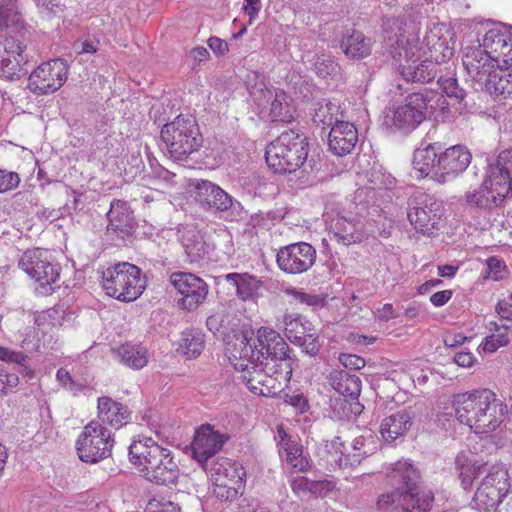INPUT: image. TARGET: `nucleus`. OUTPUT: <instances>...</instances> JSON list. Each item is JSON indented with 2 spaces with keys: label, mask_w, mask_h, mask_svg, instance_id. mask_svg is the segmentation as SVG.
Returning <instances> with one entry per match:
<instances>
[{
  "label": "nucleus",
  "mask_w": 512,
  "mask_h": 512,
  "mask_svg": "<svg viewBox=\"0 0 512 512\" xmlns=\"http://www.w3.org/2000/svg\"><path fill=\"white\" fill-rule=\"evenodd\" d=\"M452 403L456 419L478 434L494 431L506 413V406L489 389L457 394Z\"/></svg>",
  "instance_id": "f257e3e1"
},
{
  "label": "nucleus",
  "mask_w": 512,
  "mask_h": 512,
  "mask_svg": "<svg viewBox=\"0 0 512 512\" xmlns=\"http://www.w3.org/2000/svg\"><path fill=\"white\" fill-rule=\"evenodd\" d=\"M456 464L460 467L459 478L463 489L472 487L473 481L485 474L472 499L471 505L480 512L491 511L496 508L507 495L510 483L508 471L502 465L491 468L464 464V455H458Z\"/></svg>",
  "instance_id": "f03ea898"
},
{
  "label": "nucleus",
  "mask_w": 512,
  "mask_h": 512,
  "mask_svg": "<svg viewBox=\"0 0 512 512\" xmlns=\"http://www.w3.org/2000/svg\"><path fill=\"white\" fill-rule=\"evenodd\" d=\"M129 460L149 482L169 485L179 478L180 469L171 450L151 437H139L129 446Z\"/></svg>",
  "instance_id": "7ed1b4c3"
},
{
  "label": "nucleus",
  "mask_w": 512,
  "mask_h": 512,
  "mask_svg": "<svg viewBox=\"0 0 512 512\" xmlns=\"http://www.w3.org/2000/svg\"><path fill=\"white\" fill-rule=\"evenodd\" d=\"M432 49L427 48L415 36L397 40L394 58L403 78L411 82H430L436 76Z\"/></svg>",
  "instance_id": "20e7f679"
},
{
  "label": "nucleus",
  "mask_w": 512,
  "mask_h": 512,
  "mask_svg": "<svg viewBox=\"0 0 512 512\" xmlns=\"http://www.w3.org/2000/svg\"><path fill=\"white\" fill-rule=\"evenodd\" d=\"M309 144L307 137L294 130L282 132L266 148L268 166L277 173H292L307 160Z\"/></svg>",
  "instance_id": "39448f33"
},
{
  "label": "nucleus",
  "mask_w": 512,
  "mask_h": 512,
  "mask_svg": "<svg viewBox=\"0 0 512 512\" xmlns=\"http://www.w3.org/2000/svg\"><path fill=\"white\" fill-rule=\"evenodd\" d=\"M161 139L171 158L185 160L202 145V137L196 119L191 115H179L161 129Z\"/></svg>",
  "instance_id": "423d86ee"
},
{
  "label": "nucleus",
  "mask_w": 512,
  "mask_h": 512,
  "mask_svg": "<svg viewBox=\"0 0 512 512\" xmlns=\"http://www.w3.org/2000/svg\"><path fill=\"white\" fill-rule=\"evenodd\" d=\"M102 286L107 295L124 302L136 300L146 287L141 270L128 262L108 267L103 272Z\"/></svg>",
  "instance_id": "0eeeda50"
},
{
  "label": "nucleus",
  "mask_w": 512,
  "mask_h": 512,
  "mask_svg": "<svg viewBox=\"0 0 512 512\" xmlns=\"http://www.w3.org/2000/svg\"><path fill=\"white\" fill-rule=\"evenodd\" d=\"M208 475L213 485V493L221 501H233L242 494L245 471L237 461L217 458L211 463Z\"/></svg>",
  "instance_id": "6e6552de"
},
{
  "label": "nucleus",
  "mask_w": 512,
  "mask_h": 512,
  "mask_svg": "<svg viewBox=\"0 0 512 512\" xmlns=\"http://www.w3.org/2000/svg\"><path fill=\"white\" fill-rule=\"evenodd\" d=\"M112 432L99 421H90L79 434L75 447L78 457L85 463H97L112 455Z\"/></svg>",
  "instance_id": "1a4fd4ad"
},
{
  "label": "nucleus",
  "mask_w": 512,
  "mask_h": 512,
  "mask_svg": "<svg viewBox=\"0 0 512 512\" xmlns=\"http://www.w3.org/2000/svg\"><path fill=\"white\" fill-rule=\"evenodd\" d=\"M18 266L40 284L42 294H51L54 291L53 285L60 278V266L52 263L47 251L27 250L19 259Z\"/></svg>",
  "instance_id": "9d476101"
},
{
  "label": "nucleus",
  "mask_w": 512,
  "mask_h": 512,
  "mask_svg": "<svg viewBox=\"0 0 512 512\" xmlns=\"http://www.w3.org/2000/svg\"><path fill=\"white\" fill-rule=\"evenodd\" d=\"M254 103L259 108V114L271 121L290 122L294 117L291 98L282 90L269 89L260 85L250 90Z\"/></svg>",
  "instance_id": "9b49d317"
},
{
  "label": "nucleus",
  "mask_w": 512,
  "mask_h": 512,
  "mask_svg": "<svg viewBox=\"0 0 512 512\" xmlns=\"http://www.w3.org/2000/svg\"><path fill=\"white\" fill-rule=\"evenodd\" d=\"M443 215L442 203L424 192L416 193L410 200L408 219L423 234H432Z\"/></svg>",
  "instance_id": "f8f14e48"
},
{
  "label": "nucleus",
  "mask_w": 512,
  "mask_h": 512,
  "mask_svg": "<svg viewBox=\"0 0 512 512\" xmlns=\"http://www.w3.org/2000/svg\"><path fill=\"white\" fill-rule=\"evenodd\" d=\"M483 183L502 206L512 192V150L502 151L495 162L488 165Z\"/></svg>",
  "instance_id": "ddd939ff"
},
{
  "label": "nucleus",
  "mask_w": 512,
  "mask_h": 512,
  "mask_svg": "<svg viewBox=\"0 0 512 512\" xmlns=\"http://www.w3.org/2000/svg\"><path fill=\"white\" fill-rule=\"evenodd\" d=\"M68 66L63 59H54L38 66L29 76V88L38 95L59 90L67 80Z\"/></svg>",
  "instance_id": "4468645a"
},
{
  "label": "nucleus",
  "mask_w": 512,
  "mask_h": 512,
  "mask_svg": "<svg viewBox=\"0 0 512 512\" xmlns=\"http://www.w3.org/2000/svg\"><path fill=\"white\" fill-rule=\"evenodd\" d=\"M316 249L307 242H297L281 247L276 255L278 267L287 274L308 271L316 261Z\"/></svg>",
  "instance_id": "2eb2a0df"
},
{
  "label": "nucleus",
  "mask_w": 512,
  "mask_h": 512,
  "mask_svg": "<svg viewBox=\"0 0 512 512\" xmlns=\"http://www.w3.org/2000/svg\"><path fill=\"white\" fill-rule=\"evenodd\" d=\"M170 283L182 296L178 301L182 309L193 311L207 298L208 285L192 273L175 272L170 276Z\"/></svg>",
  "instance_id": "dca6fc26"
},
{
  "label": "nucleus",
  "mask_w": 512,
  "mask_h": 512,
  "mask_svg": "<svg viewBox=\"0 0 512 512\" xmlns=\"http://www.w3.org/2000/svg\"><path fill=\"white\" fill-rule=\"evenodd\" d=\"M26 44L22 36L8 34L0 42V67L7 77H20L26 73L24 66L28 62L25 54Z\"/></svg>",
  "instance_id": "f3484780"
},
{
  "label": "nucleus",
  "mask_w": 512,
  "mask_h": 512,
  "mask_svg": "<svg viewBox=\"0 0 512 512\" xmlns=\"http://www.w3.org/2000/svg\"><path fill=\"white\" fill-rule=\"evenodd\" d=\"M480 45L496 65H512V27L494 25L485 32Z\"/></svg>",
  "instance_id": "a211bd4d"
},
{
  "label": "nucleus",
  "mask_w": 512,
  "mask_h": 512,
  "mask_svg": "<svg viewBox=\"0 0 512 512\" xmlns=\"http://www.w3.org/2000/svg\"><path fill=\"white\" fill-rule=\"evenodd\" d=\"M428 95L420 92L409 94L405 103L395 108L393 112V124L398 129H414L425 118Z\"/></svg>",
  "instance_id": "6ab92c4d"
},
{
  "label": "nucleus",
  "mask_w": 512,
  "mask_h": 512,
  "mask_svg": "<svg viewBox=\"0 0 512 512\" xmlns=\"http://www.w3.org/2000/svg\"><path fill=\"white\" fill-rule=\"evenodd\" d=\"M471 153L462 145H454L440 153L437 182L447 183L463 173L471 162Z\"/></svg>",
  "instance_id": "aec40b11"
},
{
  "label": "nucleus",
  "mask_w": 512,
  "mask_h": 512,
  "mask_svg": "<svg viewBox=\"0 0 512 512\" xmlns=\"http://www.w3.org/2000/svg\"><path fill=\"white\" fill-rule=\"evenodd\" d=\"M329 228L335 240L344 246L361 242L364 238L361 219L351 213L338 212L331 218Z\"/></svg>",
  "instance_id": "412c9836"
},
{
  "label": "nucleus",
  "mask_w": 512,
  "mask_h": 512,
  "mask_svg": "<svg viewBox=\"0 0 512 512\" xmlns=\"http://www.w3.org/2000/svg\"><path fill=\"white\" fill-rule=\"evenodd\" d=\"M462 63L467 74L477 82H483V79L496 66V61L485 52L477 40V44H468L462 50Z\"/></svg>",
  "instance_id": "4be33fe9"
},
{
  "label": "nucleus",
  "mask_w": 512,
  "mask_h": 512,
  "mask_svg": "<svg viewBox=\"0 0 512 512\" xmlns=\"http://www.w3.org/2000/svg\"><path fill=\"white\" fill-rule=\"evenodd\" d=\"M226 441L224 434L210 425H202L195 433L192 442L193 457L204 467L209 458L223 447Z\"/></svg>",
  "instance_id": "5701e85b"
},
{
  "label": "nucleus",
  "mask_w": 512,
  "mask_h": 512,
  "mask_svg": "<svg viewBox=\"0 0 512 512\" xmlns=\"http://www.w3.org/2000/svg\"><path fill=\"white\" fill-rule=\"evenodd\" d=\"M258 350H261V360L269 362H288L292 363L289 356V346L281 335L270 327H260L257 330Z\"/></svg>",
  "instance_id": "b1692460"
},
{
  "label": "nucleus",
  "mask_w": 512,
  "mask_h": 512,
  "mask_svg": "<svg viewBox=\"0 0 512 512\" xmlns=\"http://www.w3.org/2000/svg\"><path fill=\"white\" fill-rule=\"evenodd\" d=\"M195 199L203 208L217 211H227L234 204L232 197L227 192L208 180L197 182Z\"/></svg>",
  "instance_id": "393cba45"
},
{
  "label": "nucleus",
  "mask_w": 512,
  "mask_h": 512,
  "mask_svg": "<svg viewBox=\"0 0 512 512\" xmlns=\"http://www.w3.org/2000/svg\"><path fill=\"white\" fill-rule=\"evenodd\" d=\"M358 141V131L354 124L346 121L335 123L328 135L329 150L337 155L344 156L352 152Z\"/></svg>",
  "instance_id": "a878e982"
},
{
  "label": "nucleus",
  "mask_w": 512,
  "mask_h": 512,
  "mask_svg": "<svg viewBox=\"0 0 512 512\" xmlns=\"http://www.w3.org/2000/svg\"><path fill=\"white\" fill-rule=\"evenodd\" d=\"M228 358L234 368L244 374L253 364L261 361V350L255 349L246 336L236 339V342L227 348Z\"/></svg>",
  "instance_id": "bb28decb"
},
{
  "label": "nucleus",
  "mask_w": 512,
  "mask_h": 512,
  "mask_svg": "<svg viewBox=\"0 0 512 512\" xmlns=\"http://www.w3.org/2000/svg\"><path fill=\"white\" fill-rule=\"evenodd\" d=\"M263 367L268 369L269 378L264 384V388L260 389V396L274 397L280 393L290 381L292 374V363L275 362L272 359L269 362L262 361Z\"/></svg>",
  "instance_id": "cd10ccee"
},
{
  "label": "nucleus",
  "mask_w": 512,
  "mask_h": 512,
  "mask_svg": "<svg viewBox=\"0 0 512 512\" xmlns=\"http://www.w3.org/2000/svg\"><path fill=\"white\" fill-rule=\"evenodd\" d=\"M97 409V421L102 423L103 426L108 424L115 429H119L131 419V412L127 406L107 396L98 398Z\"/></svg>",
  "instance_id": "c85d7f7f"
},
{
  "label": "nucleus",
  "mask_w": 512,
  "mask_h": 512,
  "mask_svg": "<svg viewBox=\"0 0 512 512\" xmlns=\"http://www.w3.org/2000/svg\"><path fill=\"white\" fill-rule=\"evenodd\" d=\"M107 217L109 219V224L107 226L108 233H114L118 237L124 238L134 229L132 211L124 201H112Z\"/></svg>",
  "instance_id": "c756f323"
},
{
  "label": "nucleus",
  "mask_w": 512,
  "mask_h": 512,
  "mask_svg": "<svg viewBox=\"0 0 512 512\" xmlns=\"http://www.w3.org/2000/svg\"><path fill=\"white\" fill-rule=\"evenodd\" d=\"M439 149L440 147L434 143L415 150L413 167L419 173V177L430 176L437 182Z\"/></svg>",
  "instance_id": "7c9ffc66"
},
{
  "label": "nucleus",
  "mask_w": 512,
  "mask_h": 512,
  "mask_svg": "<svg viewBox=\"0 0 512 512\" xmlns=\"http://www.w3.org/2000/svg\"><path fill=\"white\" fill-rule=\"evenodd\" d=\"M411 425V413L406 410H400L382 420L380 434L386 442H392L403 436Z\"/></svg>",
  "instance_id": "2f4dec72"
},
{
  "label": "nucleus",
  "mask_w": 512,
  "mask_h": 512,
  "mask_svg": "<svg viewBox=\"0 0 512 512\" xmlns=\"http://www.w3.org/2000/svg\"><path fill=\"white\" fill-rule=\"evenodd\" d=\"M278 434L280 437V455L293 469L297 471H305L309 467V461L307 457L303 455V447L297 442L291 440L283 429H278Z\"/></svg>",
  "instance_id": "473e14b6"
},
{
  "label": "nucleus",
  "mask_w": 512,
  "mask_h": 512,
  "mask_svg": "<svg viewBox=\"0 0 512 512\" xmlns=\"http://www.w3.org/2000/svg\"><path fill=\"white\" fill-rule=\"evenodd\" d=\"M490 94L503 95L512 92V65H496L480 82Z\"/></svg>",
  "instance_id": "72a5a7b5"
},
{
  "label": "nucleus",
  "mask_w": 512,
  "mask_h": 512,
  "mask_svg": "<svg viewBox=\"0 0 512 512\" xmlns=\"http://www.w3.org/2000/svg\"><path fill=\"white\" fill-rule=\"evenodd\" d=\"M225 280L236 289V295L243 301H254L262 286L260 280L247 273H229L224 276Z\"/></svg>",
  "instance_id": "f704fd0d"
},
{
  "label": "nucleus",
  "mask_w": 512,
  "mask_h": 512,
  "mask_svg": "<svg viewBox=\"0 0 512 512\" xmlns=\"http://www.w3.org/2000/svg\"><path fill=\"white\" fill-rule=\"evenodd\" d=\"M372 40L362 32L353 30L341 40V49L350 59H363L371 54Z\"/></svg>",
  "instance_id": "c9c22d12"
},
{
  "label": "nucleus",
  "mask_w": 512,
  "mask_h": 512,
  "mask_svg": "<svg viewBox=\"0 0 512 512\" xmlns=\"http://www.w3.org/2000/svg\"><path fill=\"white\" fill-rule=\"evenodd\" d=\"M278 329H282L286 337L294 344L299 342L306 333H310L312 324L296 313H286L276 323Z\"/></svg>",
  "instance_id": "e433bc0d"
},
{
  "label": "nucleus",
  "mask_w": 512,
  "mask_h": 512,
  "mask_svg": "<svg viewBox=\"0 0 512 512\" xmlns=\"http://www.w3.org/2000/svg\"><path fill=\"white\" fill-rule=\"evenodd\" d=\"M120 362L125 366L139 370L149 362V352L146 347L139 344L126 343L115 350Z\"/></svg>",
  "instance_id": "4c0bfd02"
},
{
  "label": "nucleus",
  "mask_w": 512,
  "mask_h": 512,
  "mask_svg": "<svg viewBox=\"0 0 512 512\" xmlns=\"http://www.w3.org/2000/svg\"><path fill=\"white\" fill-rule=\"evenodd\" d=\"M410 502H414L413 494H405L397 489L380 495L376 509L378 512H411Z\"/></svg>",
  "instance_id": "58836bf2"
},
{
  "label": "nucleus",
  "mask_w": 512,
  "mask_h": 512,
  "mask_svg": "<svg viewBox=\"0 0 512 512\" xmlns=\"http://www.w3.org/2000/svg\"><path fill=\"white\" fill-rule=\"evenodd\" d=\"M332 386L341 395L356 399L361 392V380L355 374L337 371L332 376Z\"/></svg>",
  "instance_id": "ea45409f"
},
{
  "label": "nucleus",
  "mask_w": 512,
  "mask_h": 512,
  "mask_svg": "<svg viewBox=\"0 0 512 512\" xmlns=\"http://www.w3.org/2000/svg\"><path fill=\"white\" fill-rule=\"evenodd\" d=\"M394 478H397L405 487V494H413L420 481V472L408 461H397L393 465Z\"/></svg>",
  "instance_id": "a19ab883"
},
{
  "label": "nucleus",
  "mask_w": 512,
  "mask_h": 512,
  "mask_svg": "<svg viewBox=\"0 0 512 512\" xmlns=\"http://www.w3.org/2000/svg\"><path fill=\"white\" fill-rule=\"evenodd\" d=\"M465 202L472 209H479L484 211H490L500 207L495 196L484 187V183L474 189L468 190L465 193Z\"/></svg>",
  "instance_id": "79ce46f5"
},
{
  "label": "nucleus",
  "mask_w": 512,
  "mask_h": 512,
  "mask_svg": "<svg viewBox=\"0 0 512 512\" xmlns=\"http://www.w3.org/2000/svg\"><path fill=\"white\" fill-rule=\"evenodd\" d=\"M414 502H410L411 512H431L434 508L437 512H446L447 508L443 504H439L447 498L445 495L435 498L431 491H422L421 493H414Z\"/></svg>",
  "instance_id": "37998d69"
},
{
  "label": "nucleus",
  "mask_w": 512,
  "mask_h": 512,
  "mask_svg": "<svg viewBox=\"0 0 512 512\" xmlns=\"http://www.w3.org/2000/svg\"><path fill=\"white\" fill-rule=\"evenodd\" d=\"M268 369L263 367L262 360L258 364H253L250 370L241 374L240 378L246 384L247 388L256 395H260V389L264 388L266 380L269 378Z\"/></svg>",
  "instance_id": "c03bdc74"
},
{
  "label": "nucleus",
  "mask_w": 512,
  "mask_h": 512,
  "mask_svg": "<svg viewBox=\"0 0 512 512\" xmlns=\"http://www.w3.org/2000/svg\"><path fill=\"white\" fill-rule=\"evenodd\" d=\"M490 330L494 331L491 335L484 338L481 343L484 352L493 353L501 347H505L509 344L510 338L508 335V325L500 327L497 323H490Z\"/></svg>",
  "instance_id": "a18cd8bd"
},
{
  "label": "nucleus",
  "mask_w": 512,
  "mask_h": 512,
  "mask_svg": "<svg viewBox=\"0 0 512 512\" xmlns=\"http://www.w3.org/2000/svg\"><path fill=\"white\" fill-rule=\"evenodd\" d=\"M204 348V335L199 331H184L179 349L187 358L198 357Z\"/></svg>",
  "instance_id": "49530a36"
},
{
  "label": "nucleus",
  "mask_w": 512,
  "mask_h": 512,
  "mask_svg": "<svg viewBox=\"0 0 512 512\" xmlns=\"http://www.w3.org/2000/svg\"><path fill=\"white\" fill-rule=\"evenodd\" d=\"M338 110L339 107L332 102L318 103L313 115V121L317 125H323L331 129L335 123L341 121L338 119Z\"/></svg>",
  "instance_id": "de8ad7c7"
},
{
  "label": "nucleus",
  "mask_w": 512,
  "mask_h": 512,
  "mask_svg": "<svg viewBox=\"0 0 512 512\" xmlns=\"http://www.w3.org/2000/svg\"><path fill=\"white\" fill-rule=\"evenodd\" d=\"M185 252L190 262H199L206 258L209 253V246L198 234L192 235L184 240Z\"/></svg>",
  "instance_id": "09e8293b"
},
{
  "label": "nucleus",
  "mask_w": 512,
  "mask_h": 512,
  "mask_svg": "<svg viewBox=\"0 0 512 512\" xmlns=\"http://www.w3.org/2000/svg\"><path fill=\"white\" fill-rule=\"evenodd\" d=\"M20 18L17 0H0V30L18 24Z\"/></svg>",
  "instance_id": "8fccbe9b"
},
{
  "label": "nucleus",
  "mask_w": 512,
  "mask_h": 512,
  "mask_svg": "<svg viewBox=\"0 0 512 512\" xmlns=\"http://www.w3.org/2000/svg\"><path fill=\"white\" fill-rule=\"evenodd\" d=\"M313 69L319 77L325 79L335 75L339 67L330 55L321 53L314 57Z\"/></svg>",
  "instance_id": "3c124183"
},
{
  "label": "nucleus",
  "mask_w": 512,
  "mask_h": 512,
  "mask_svg": "<svg viewBox=\"0 0 512 512\" xmlns=\"http://www.w3.org/2000/svg\"><path fill=\"white\" fill-rule=\"evenodd\" d=\"M285 293L296 302L317 308L325 305V298L320 295L308 294L296 288H287Z\"/></svg>",
  "instance_id": "603ef678"
},
{
  "label": "nucleus",
  "mask_w": 512,
  "mask_h": 512,
  "mask_svg": "<svg viewBox=\"0 0 512 512\" xmlns=\"http://www.w3.org/2000/svg\"><path fill=\"white\" fill-rule=\"evenodd\" d=\"M56 379L63 388H65L74 395H77L86 387L84 383L75 380L71 376L70 372L64 368H59L57 370Z\"/></svg>",
  "instance_id": "864d4df0"
},
{
  "label": "nucleus",
  "mask_w": 512,
  "mask_h": 512,
  "mask_svg": "<svg viewBox=\"0 0 512 512\" xmlns=\"http://www.w3.org/2000/svg\"><path fill=\"white\" fill-rule=\"evenodd\" d=\"M438 83L442 89V91L448 97H454L458 100H462L465 98L464 89L458 86L457 79L453 76H441L438 80Z\"/></svg>",
  "instance_id": "5fc2aeb1"
},
{
  "label": "nucleus",
  "mask_w": 512,
  "mask_h": 512,
  "mask_svg": "<svg viewBox=\"0 0 512 512\" xmlns=\"http://www.w3.org/2000/svg\"><path fill=\"white\" fill-rule=\"evenodd\" d=\"M373 444L372 440L365 436L357 437L353 440L352 447L354 450L355 461L360 462L362 458H365L374 453L375 446H371Z\"/></svg>",
  "instance_id": "6e6d98bb"
},
{
  "label": "nucleus",
  "mask_w": 512,
  "mask_h": 512,
  "mask_svg": "<svg viewBox=\"0 0 512 512\" xmlns=\"http://www.w3.org/2000/svg\"><path fill=\"white\" fill-rule=\"evenodd\" d=\"M295 344L302 347L303 351L310 356L316 355L321 346L314 327L310 330V333H306L302 336L301 340Z\"/></svg>",
  "instance_id": "4d7b16f0"
},
{
  "label": "nucleus",
  "mask_w": 512,
  "mask_h": 512,
  "mask_svg": "<svg viewBox=\"0 0 512 512\" xmlns=\"http://www.w3.org/2000/svg\"><path fill=\"white\" fill-rule=\"evenodd\" d=\"M39 13L45 17L50 18L63 11L61 0H34Z\"/></svg>",
  "instance_id": "13d9d810"
},
{
  "label": "nucleus",
  "mask_w": 512,
  "mask_h": 512,
  "mask_svg": "<svg viewBox=\"0 0 512 512\" xmlns=\"http://www.w3.org/2000/svg\"><path fill=\"white\" fill-rule=\"evenodd\" d=\"M19 384V377L16 373L0 370V394L12 392Z\"/></svg>",
  "instance_id": "bf43d9fd"
},
{
  "label": "nucleus",
  "mask_w": 512,
  "mask_h": 512,
  "mask_svg": "<svg viewBox=\"0 0 512 512\" xmlns=\"http://www.w3.org/2000/svg\"><path fill=\"white\" fill-rule=\"evenodd\" d=\"M432 54V60L436 65L450 60L454 55V49L448 47L444 41H438V43L433 46Z\"/></svg>",
  "instance_id": "052dcab7"
},
{
  "label": "nucleus",
  "mask_w": 512,
  "mask_h": 512,
  "mask_svg": "<svg viewBox=\"0 0 512 512\" xmlns=\"http://www.w3.org/2000/svg\"><path fill=\"white\" fill-rule=\"evenodd\" d=\"M19 182L20 179L17 173L0 170V193L15 189Z\"/></svg>",
  "instance_id": "680f3d73"
},
{
  "label": "nucleus",
  "mask_w": 512,
  "mask_h": 512,
  "mask_svg": "<svg viewBox=\"0 0 512 512\" xmlns=\"http://www.w3.org/2000/svg\"><path fill=\"white\" fill-rule=\"evenodd\" d=\"M487 268L489 270L490 277L497 281L503 277L506 265L501 259L497 257H490L487 259Z\"/></svg>",
  "instance_id": "e2e57ef3"
},
{
  "label": "nucleus",
  "mask_w": 512,
  "mask_h": 512,
  "mask_svg": "<svg viewBox=\"0 0 512 512\" xmlns=\"http://www.w3.org/2000/svg\"><path fill=\"white\" fill-rule=\"evenodd\" d=\"M339 361L344 367L352 370H359L365 366V360L353 354H341Z\"/></svg>",
  "instance_id": "0e129e2a"
},
{
  "label": "nucleus",
  "mask_w": 512,
  "mask_h": 512,
  "mask_svg": "<svg viewBox=\"0 0 512 512\" xmlns=\"http://www.w3.org/2000/svg\"><path fill=\"white\" fill-rule=\"evenodd\" d=\"M334 485L332 482L324 481H313L311 480L310 492L311 494L319 497H325L330 491H332Z\"/></svg>",
  "instance_id": "69168bd1"
},
{
  "label": "nucleus",
  "mask_w": 512,
  "mask_h": 512,
  "mask_svg": "<svg viewBox=\"0 0 512 512\" xmlns=\"http://www.w3.org/2000/svg\"><path fill=\"white\" fill-rule=\"evenodd\" d=\"M149 512H180V508L177 504L173 502H158L156 500H152L148 504Z\"/></svg>",
  "instance_id": "338daca9"
},
{
  "label": "nucleus",
  "mask_w": 512,
  "mask_h": 512,
  "mask_svg": "<svg viewBox=\"0 0 512 512\" xmlns=\"http://www.w3.org/2000/svg\"><path fill=\"white\" fill-rule=\"evenodd\" d=\"M207 44L213 53L218 56H223L229 51L227 42L218 37H210Z\"/></svg>",
  "instance_id": "774afa93"
}]
</instances>
